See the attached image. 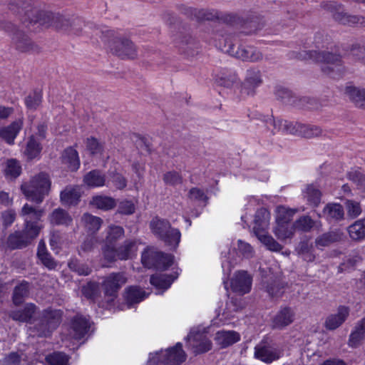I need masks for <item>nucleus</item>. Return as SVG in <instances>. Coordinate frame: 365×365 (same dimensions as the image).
<instances>
[{"mask_svg":"<svg viewBox=\"0 0 365 365\" xmlns=\"http://www.w3.org/2000/svg\"><path fill=\"white\" fill-rule=\"evenodd\" d=\"M9 9L19 16L20 20L26 27L38 24L45 27H53L58 31L69 35H81L83 26L91 29L79 18L69 17L59 13L41 11L34 7L30 1L14 0L9 4Z\"/></svg>","mask_w":365,"mask_h":365,"instance_id":"f257e3e1","label":"nucleus"},{"mask_svg":"<svg viewBox=\"0 0 365 365\" xmlns=\"http://www.w3.org/2000/svg\"><path fill=\"white\" fill-rule=\"evenodd\" d=\"M296 57L299 59H312L316 62L323 63L322 72L331 78L339 77L344 71L341 56L331 52L320 50L303 51Z\"/></svg>","mask_w":365,"mask_h":365,"instance_id":"f03ea898","label":"nucleus"},{"mask_svg":"<svg viewBox=\"0 0 365 365\" xmlns=\"http://www.w3.org/2000/svg\"><path fill=\"white\" fill-rule=\"evenodd\" d=\"M219 41L220 48L236 58L251 62H257L263 58L262 53L257 48L240 44L236 34L222 36Z\"/></svg>","mask_w":365,"mask_h":365,"instance_id":"7ed1b4c3","label":"nucleus"},{"mask_svg":"<svg viewBox=\"0 0 365 365\" xmlns=\"http://www.w3.org/2000/svg\"><path fill=\"white\" fill-rule=\"evenodd\" d=\"M93 34L100 36L103 41L107 42L110 51L121 58H135L137 51L133 43L129 39L116 37L115 31L106 27L100 29L95 26Z\"/></svg>","mask_w":365,"mask_h":365,"instance_id":"20e7f679","label":"nucleus"},{"mask_svg":"<svg viewBox=\"0 0 365 365\" xmlns=\"http://www.w3.org/2000/svg\"><path fill=\"white\" fill-rule=\"evenodd\" d=\"M265 123L267 128L271 129L273 134L277 132H282L311 138L319 136L322 133V130L317 125L302 124L287 120L269 118L266 120Z\"/></svg>","mask_w":365,"mask_h":365,"instance_id":"39448f33","label":"nucleus"},{"mask_svg":"<svg viewBox=\"0 0 365 365\" xmlns=\"http://www.w3.org/2000/svg\"><path fill=\"white\" fill-rule=\"evenodd\" d=\"M51 181L45 173L34 176L29 182L24 183L21 189L26 197L32 202L40 204L48 194Z\"/></svg>","mask_w":365,"mask_h":365,"instance_id":"423d86ee","label":"nucleus"},{"mask_svg":"<svg viewBox=\"0 0 365 365\" xmlns=\"http://www.w3.org/2000/svg\"><path fill=\"white\" fill-rule=\"evenodd\" d=\"M150 227L153 233L167 245L173 248L178 246L181 237L180 232L172 227L168 220L155 217L150 221Z\"/></svg>","mask_w":365,"mask_h":365,"instance_id":"0eeeda50","label":"nucleus"},{"mask_svg":"<svg viewBox=\"0 0 365 365\" xmlns=\"http://www.w3.org/2000/svg\"><path fill=\"white\" fill-rule=\"evenodd\" d=\"M138 250L137 241L126 240L118 247H103L102 253L104 259L108 262L117 260H128L136 255Z\"/></svg>","mask_w":365,"mask_h":365,"instance_id":"6e6552de","label":"nucleus"},{"mask_svg":"<svg viewBox=\"0 0 365 365\" xmlns=\"http://www.w3.org/2000/svg\"><path fill=\"white\" fill-rule=\"evenodd\" d=\"M61 318L62 312L60 310L46 309L34 325V331L38 336L46 337L59 326Z\"/></svg>","mask_w":365,"mask_h":365,"instance_id":"1a4fd4ad","label":"nucleus"},{"mask_svg":"<svg viewBox=\"0 0 365 365\" xmlns=\"http://www.w3.org/2000/svg\"><path fill=\"white\" fill-rule=\"evenodd\" d=\"M0 28L11 35L12 43L18 51L29 52L38 50V46L24 32L17 29L11 22H1Z\"/></svg>","mask_w":365,"mask_h":365,"instance_id":"9d476101","label":"nucleus"},{"mask_svg":"<svg viewBox=\"0 0 365 365\" xmlns=\"http://www.w3.org/2000/svg\"><path fill=\"white\" fill-rule=\"evenodd\" d=\"M275 96L284 104L293 105L296 107L310 110L318 109L319 108V104L315 99L308 97L297 98L292 96L290 91L284 88H277Z\"/></svg>","mask_w":365,"mask_h":365,"instance_id":"9b49d317","label":"nucleus"},{"mask_svg":"<svg viewBox=\"0 0 365 365\" xmlns=\"http://www.w3.org/2000/svg\"><path fill=\"white\" fill-rule=\"evenodd\" d=\"M326 9L331 13L333 18L341 24L360 25L365 27V17L346 13L341 4L335 2L329 3L326 5Z\"/></svg>","mask_w":365,"mask_h":365,"instance_id":"f8f14e48","label":"nucleus"},{"mask_svg":"<svg viewBox=\"0 0 365 365\" xmlns=\"http://www.w3.org/2000/svg\"><path fill=\"white\" fill-rule=\"evenodd\" d=\"M153 356L158 364L162 365H179L186 359V354L182 350V345L178 342L172 348L165 351L156 352Z\"/></svg>","mask_w":365,"mask_h":365,"instance_id":"ddd939ff","label":"nucleus"},{"mask_svg":"<svg viewBox=\"0 0 365 365\" xmlns=\"http://www.w3.org/2000/svg\"><path fill=\"white\" fill-rule=\"evenodd\" d=\"M126 277L123 272H113L105 277L102 287L108 302H113L121 287L126 282Z\"/></svg>","mask_w":365,"mask_h":365,"instance_id":"4468645a","label":"nucleus"},{"mask_svg":"<svg viewBox=\"0 0 365 365\" xmlns=\"http://www.w3.org/2000/svg\"><path fill=\"white\" fill-rule=\"evenodd\" d=\"M189 344L195 354L208 351L212 348V342L206 334L200 331L192 329L187 336Z\"/></svg>","mask_w":365,"mask_h":365,"instance_id":"2eb2a0df","label":"nucleus"},{"mask_svg":"<svg viewBox=\"0 0 365 365\" xmlns=\"http://www.w3.org/2000/svg\"><path fill=\"white\" fill-rule=\"evenodd\" d=\"M282 356V351L277 347L261 342L255 348V356L267 364L279 359Z\"/></svg>","mask_w":365,"mask_h":365,"instance_id":"dca6fc26","label":"nucleus"},{"mask_svg":"<svg viewBox=\"0 0 365 365\" xmlns=\"http://www.w3.org/2000/svg\"><path fill=\"white\" fill-rule=\"evenodd\" d=\"M295 312L289 307H281L272 319V329L282 330L290 325L294 320Z\"/></svg>","mask_w":365,"mask_h":365,"instance_id":"f3484780","label":"nucleus"},{"mask_svg":"<svg viewBox=\"0 0 365 365\" xmlns=\"http://www.w3.org/2000/svg\"><path fill=\"white\" fill-rule=\"evenodd\" d=\"M252 282V277L246 271H238L231 279V289L234 292L243 295L251 290Z\"/></svg>","mask_w":365,"mask_h":365,"instance_id":"a211bd4d","label":"nucleus"},{"mask_svg":"<svg viewBox=\"0 0 365 365\" xmlns=\"http://www.w3.org/2000/svg\"><path fill=\"white\" fill-rule=\"evenodd\" d=\"M236 16L232 14L222 13L214 9H197V21L220 20L226 23L235 21Z\"/></svg>","mask_w":365,"mask_h":365,"instance_id":"6ab92c4d","label":"nucleus"},{"mask_svg":"<svg viewBox=\"0 0 365 365\" xmlns=\"http://www.w3.org/2000/svg\"><path fill=\"white\" fill-rule=\"evenodd\" d=\"M262 83V78L260 71L257 68H250L247 71L242 85V92L247 95H254L255 89Z\"/></svg>","mask_w":365,"mask_h":365,"instance_id":"aec40b11","label":"nucleus"},{"mask_svg":"<svg viewBox=\"0 0 365 365\" xmlns=\"http://www.w3.org/2000/svg\"><path fill=\"white\" fill-rule=\"evenodd\" d=\"M90 326L89 319L83 315L77 314L71 322V334L76 339H81L88 334Z\"/></svg>","mask_w":365,"mask_h":365,"instance_id":"412c9836","label":"nucleus"},{"mask_svg":"<svg viewBox=\"0 0 365 365\" xmlns=\"http://www.w3.org/2000/svg\"><path fill=\"white\" fill-rule=\"evenodd\" d=\"M23 127V120L18 119L13 121L7 126L0 127V138L9 145H14L15 138L17 137Z\"/></svg>","mask_w":365,"mask_h":365,"instance_id":"4be33fe9","label":"nucleus"},{"mask_svg":"<svg viewBox=\"0 0 365 365\" xmlns=\"http://www.w3.org/2000/svg\"><path fill=\"white\" fill-rule=\"evenodd\" d=\"M349 315V309L345 306L339 307L337 312L329 314L325 321V327L329 330H334L339 327Z\"/></svg>","mask_w":365,"mask_h":365,"instance_id":"5701e85b","label":"nucleus"},{"mask_svg":"<svg viewBox=\"0 0 365 365\" xmlns=\"http://www.w3.org/2000/svg\"><path fill=\"white\" fill-rule=\"evenodd\" d=\"M318 216L324 217L329 222H336L344 218V211L339 203H328L324 207L322 215L318 214Z\"/></svg>","mask_w":365,"mask_h":365,"instance_id":"b1692460","label":"nucleus"},{"mask_svg":"<svg viewBox=\"0 0 365 365\" xmlns=\"http://www.w3.org/2000/svg\"><path fill=\"white\" fill-rule=\"evenodd\" d=\"M163 259L161 256V252L158 251L153 247H147L142 253L141 262L144 267L150 269L162 267L158 262V259Z\"/></svg>","mask_w":365,"mask_h":365,"instance_id":"393cba45","label":"nucleus"},{"mask_svg":"<svg viewBox=\"0 0 365 365\" xmlns=\"http://www.w3.org/2000/svg\"><path fill=\"white\" fill-rule=\"evenodd\" d=\"M365 339V317L357 322L354 330L351 332L348 345L351 348L359 346Z\"/></svg>","mask_w":365,"mask_h":365,"instance_id":"a878e982","label":"nucleus"},{"mask_svg":"<svg viewBox=\"0 0 365 365\" xmlns=\"http://www.w3.org/2000/svg\"><path fill=\"white\" fill-rule=\"evenodd\" d=\"M240 339L239 333L235 331H219L216 333L215 340L222 348L227 347Z\"/></svg>","mask_w":365,"mask_h":365,"instance_id":"bb28decb","label":"nucleus"},{"mask_svg":"<svg viewBox=\"0 0 365 365\" xmlns=\"http://www.w3.org/2000/svg\"><path fill=\"white\" fill-rule=\"evenodd\" d=\"M60 197L63 205H77L81 197L80 188L77 186H67L61 192Z\"/></svg>","mask_w":365,"mask_h":365,"instance_id":"cd10ccee","label":"nucleus"},{"mask_svg":"<svg viewBox=\"0 0 365 365\" xmlns=\"http://www.w3.org/2000/svg\"><path fill=\"white\" fill-rule=\"evenodd\" d=\"M48 220L53 225L68 226L72 222L73 219L65 210L56 208L48 215Z\"/></svg>","mask_w":365,"mask_h":365,"instance_id":"c85d7f7f","label":"nucleus"},{"mask_svg":"<svg viewBox=\"0 0 365 365\" xmlns=\"http://www.w3.org/2000/svg\"><path fill=\"white\" fill-rule=\"evenodd\" d=\"M178 272L173 274H157L150 277V284L158 289H167L170 287L173 281L177 279Z\"/></svg>","mask_w":365,"mask_h":365,"instance_id":"c756f323","label":"nucleus"},{"mask_svg":"<svg viewBox=\"0 0 365 365\" xmlns=\"http://www.w3.org/2000/svg\"><path fill=\"white\" fill-rule=\"evenodd\" d=\"M344 93L357 107L365 108V88L348 86Z\"/></svg>","mask_w":365,"mask_h":365,"instance_id":"7c9ffc66","label":"nucleus"},{"mask_svg":"<svg viewBox=\"0 0 365 365\" xmlns=\"http://www.w3.org/2000/svg\"><path fill=\"white\" fill-rule=\"evenodd\" d=\"M269 212L265 208L257 210L255 216V225L253 227L255 234L266 230L269 226Z\"/></svg>","mask_w":365,"mask_h":365,"instance_id":"2f4dec72","label":"nucleus"},{"mask_svg":"<svg viewBox=\"0 0 365 365\" xmlns=\"http://www.w3.org/2000/svg\"><path fill=\"white\" fill-rule=\"evenodd\" d=\"M62 162L70 170H77L80 166L78 152L71 147L66 148L62 154Z\"/></svg>","mask_w":365,"mask_h":365,"instance_id":"473e14b6","label":"nucleus"},{"mask_svg":"<svg viewBox=\"0 0 365 365\" xmlns=\"http://www.w3.org/2000/svg\"><path fill=\"white\" fill-rule=\"evenodd\" d=\"M36 309V307L35 304L29 303L26 304L23 309L11 312L9 316L15 321L28 322L33 317Z\"/></svg>","mask_w":365,"mask_h":365,"instance_id":"72a5a7b5","label":"nucleus"},{"mask_svg":"<svg viewBox=\"0 0 365 365\" xmlns=\"http://www.w3.org/2000/svg\"><path fill=\"white\" fill-rule=\"evenodd\" d=\"M124 234V229L121 226L114 225L108 226L103 247H114L115 242L123 237Z\"/></svg>","mask_w":365,"mask_h":365,"instance_id":"f704fd0d","label":"nucleus"},{"mask_svg":"<svg viewBox=\"0 0 365 365\" xmlns=\"http://www.w3.org/2000/svg\"><path fill=\"white\" fill-rule=\"evenodd\" d=\"M81 222L87 232L94 234L101 228L103 220L89 213H84L81 217Z\"/></svg>","mask_w":365,"mask_h":365,"instance_id":"c9c22d12","label":"nucleus"},{"mask_svg":"<svg viewBox=\"0 0 365 365\" xmlns=\"http://www.w3.org/2000/svg\"><path fill=\"white\" fill-rule=\"evenodd\" d=\"M44 213L43 210L36 209L29 204H25L21 209V215L25 223L38 222Z\"/></svg>","mask_w":365,"mask_h":365,"instance_id":"e433bc0d","label":"nucleus"},{"mask_svg":"<svg viewBox=\"0 0 365 365\" xmlns=\"http://www.w3.org/2000/svg\"><path fill=\"white\" fill-rule=\"evenodd\" d=\"M6 243L11 250L22 249L30 244L22 231H16L10 234Z\"/></svg>","mask_w":365,"mask_h":365,"instance_id":"4c0bfd02","label":"nucleus"},{"mask_svg":"<svg viewBox=\"0 0 365 365\" xmlns=\"http://www.w3.org/2000/svg\"><path fill=\"white\" fill-rule=\"evenodd\" d=\"M342 232L339 230L330 231L317 237L315 240L317 247H327L331 243L341 240Z\"/></svg>","mask_w":365,"mask_h":365,"instance_id":"58836bf2","label":"nucleus"},{"mask_svg":"<svg viewBox=\"0 0 365 365\" xmlns=\"http://www.w3.org/2000/svg\"><path fill=\"white\" fill-rule=\"evenodd\" d=\"M37 257L41 263L49 269H53L57 266L56 262L48 252L43 240H41L38 245Z\"/></svg>","mask_w":365,"mask_h":365,"instance_id":"ea45409f","label":"nucleus"},{"mask_svg":"<svg viewBox=\"0 0 365 365\" xmlns=\"http://www.w3.org/2000/svg\"><path fill=\"white\" fill-rule=\"evenodd\" d=\"M216 83L225 88H231L235 84L239 83L240 79L235 71H222L215 78Z\"/></svg>","mask_w":365,"mask_h":365,"instance_id":"a19ab883","label":"nucleus"},{"mask_svg":"<svg viewBox=\"0 0 365 365\" xmlns=\"http://www.w3.org/2000/svg\"><path fill=\"white\" fill-rule=\"evenodd\" d=\"M41 141L37 140L36 135H31L27 141L24 155L29 160H32L38 157L42 150Z\"/></svg>","mask_w":365,"mask_h":365,"instance_id":"79ce46f5","label":"nucleus"},{"mask_svg":"<svg viewBox=\"0 0 365 365\" xmlns=\"http://www.w3.org/2000/svg\"><path fill=\"white\" fill-rule=\"evenodd\" d=\"M146 297L145 292L138 287H130L126 290L125 300L128 307L139 303Z\"/></svg>","mask_w":365,"mask_h":365,"instance_id":"37998d69","label":"nucleus"},{"mask_svg":"<svg viewBox=\"0 0 365 365\" xmlns=\"http://www.w3.org/2000/svg\"><path fill=\"white\" fill-rule=\"evenodd\" d=\"M91 204L98 209L109 210L115 207V200L108 196L96 195L93 197Z\"/></svg>","mask_w":365,"mask_h":365,"instance_id":"c03bdc74","label":"nucleus"},{"mask_svg":"<svg viewBox=\"0 0 365 365\" xmlns=\"http://www.w3.org/2000/svg\"><path fill=\"white\" fill-rule=\"evenodd\" d=\"M177 46L182 52L191 53L197 48V42L190 35L185 34L180 36L176 41Z\"/></svg>","mask_w":365,"mask_h":365,"instance_id":"a18cd8bd","label":"nucleus"},{"mask_svg":"<svg viewBox=\"0 0 365 365\" xmlns=\"http://www.w3.org/2000/svg\"><path fill=\"white\" fill-rule=\"evenodd\" d=\"M350 237L354 240H361L365 238V219L356 221L348 229Z\"/></svg>","mask_w":365,"mask_h":365,"instance_id":"49530a36","label":"nucleus"},{"mask_svg":"<svg viewBox=\"0 0 365 365\" xmlns=\"http://www.w3.org/2000/svg\"><path fill=\"white\" fill-rule=\"evenodd\" d=\"M258 240L263 243L268 250L274 252H279L282 247L271 235H267L266 230L255 234Z\"/></svg>","mask_w":365,"mask_h":365,"instance_id":"de8ad7c7","label":"nucleus"},{"mask_svg":"<svg viewBox=\"0 0 365 365\" xmlns=\"http://www.w3.org/2000/svg\"><path fill=\"white\" fill-rule=\"evenodd\" d=\"M84 182L89 187H100L105 184V177L98 170H92L84 177Z\"/></svg>","mask_w":365,"mask_h":365,"instance_id":"09e8293b","label":"nucleus"},{"mask_svg":"<svg viewBox=\"0 0 365 365\" xmlns=\"http://www.w3.org/2000/svg\"><path fill=\"white\" fill-rule=\"evenodd\" d=\"M321 191L314 185H309L304 191V197L314 206L319 205L321 201Z\"/></svg>","mask_w":365,"mask_h":365,"instance_id":"8fccbe9b","label":"nucleus"},{"mask_svg":"<svg viewBox=\"0 0 365 365\" xmlns=\"http://www.w3.org/2000/svg\"><path fill=\"white\" fill-rule=\"evenodd\" d=\"M29 283L24 282L15 287L13 293V302L15 305L21 304L29 295Z\"/></svg>","mask_w":365,"mask_h":365,"instance_id":"3c124183","label":"nucleus"},{"mask_svg":"<svg viewBox=\"0 0 365 365\" xmlns=\"http://www.w3.org/2000/svg\"><path fill=\"white\" fill-rule=\"evenodd\" d=\"M315 222L307 215L302 216L293 224L294 230L302 232H309L315 225Z\"/></svg>","mask_w":365,"mask_h":365,"instance_id":"603ef678","label":"nucleus"},{"mask_svg":"<svg viewBox=\"0 0 365 365\" xmlns=\"http://www.w3.org/2000/svg\"><path fill=\"white\" fill-rule=\"evenodd\" d=\"M294 227L289 224L277 223L274 232L279 240L290 238L294 233Z\"/></svg>","mask_w":365,"mask_h":365,"instance_id":"864d4df0","label":"nucleus"},{"mask_svg":"<svg viewBox=\"0 0 365 365\" xmlns=\"http://www.w3.org/2000/svg\"><path fill=\"white\" fill-rule=\"evenodd\" d=\"M69 357L63 352H54L46 357V365H68Z\"/></svg>","mask_w":365,"mask_h":365,"instance_id":"5fc2aeb1","label":"nucleus"},{"mask_svg":"<svg viewBox=\"0 0 365 365\" xmlns=\"http://www.w3.org/2000/svg\"><path fill=\"white\" fill-rule=\"evenodd\" d=\"M294 214L295 210H294L283 206L278 207L276 222L277 223L289 224Z\"/></svg>","mask_w":365,"mask_h":365,"instance_id":"6e6d98bb","label":"nucleus"},{"mask_svg":"<svg viewBox=\"0 0 365 365\" xmlns=\"http://www.w3.org/2000/svg\"><path fill=\"white\" fill-rule=\"evenodd\" d=\"M41 227L38 222L25 223L24 229L22 230L29 243L39 234Z\"/></svg>","mask_w":365,"mask_h":365,"instance_id":"4d7b16f0","label":"nucleus"},{"mask_svg":"<svg viewBox=\"0 0 365 365\" xmlns=\"http://www.w3.org/2000/svg\"><path fill=\"white\" fill-rule=\"evenodd\" d=\"M264 289L265 291L272 297H279L284 292V287L279 282L275 280L267 282Z\"/></svg>","mask_w":365,"mask_h":365,"instance_id":"13d9d810","label":"nucleus"},{"mask_svg":"<svg viewBox=\"0 0 365 365\" xmlns=\"http://www.w3.org/2000/svg\"><path fill=\"white\" fill-rule=\"evenodd\" d=\"M163 180L166 185L176 186L182 183V177L176 171H169L163 175Z\"/></svg>","mask_w":365,"mask_h":365,"instance_id":"bf43d9fd","label":"nucleus"},{"mask_svg":"<svg viewBox=\"0 0 365 365\" xmlns=\"http://www.w3.org/2000/svg\"><path fill=\"white\" fill-rule=\"evenodd\" d=\"M69 268L76 272L79 275H88L91 273V269L84 263L76 259H72L68 262Z\"/></svg>","mask_w":365,"mask_h":365,"instance_id":"052dcab7","label":"nucleus"},{"mask_svg":"<svg viewBox=\"0 0 365 365\" xmlns=\"http://www.w3.org/2000/svg\"><path fill=\"white\" fill-rule=\"evenodd\" d=\"M41 91H35L29 94L25 99V103L28 108L35 110L41 103Z\"/></svg>","mask_w":365,"mask_h":365,"instance_id":"680f3d73","label":"nucleus"},{"mask_svg":"<svg viewBox=\"0 0 365 365\" xmlns=\"http://www.w3.org/2000/svg\"><path fill=\"white\" fill-rule=\"evenodd\" d=\"M347 215L352 218H356L361 213V208L359 202L352 200H347L345 202Z\"/></svg>","mask_w":365,"mask_h":365,"instance_id":"e2e57ef3","label":"nucleus"},{"mask_svg":"<svg viewBox=\"0 0 365 365\" xmlns=\"http://www.w3.org/2000/svg\"><path fill=\"white\" fill-rule=\"evenodd\" d=\"M21 171V168L19 163L15 159H10L7 161L6 175H10L12 178H17Z\"/></svg>","mask_w":365,"mask_h":365,"instance_id":"0e129e2a","label":"nucleus"},{"mask_svg":"<svg viewBox=\"0 0 365 365\" xmlns=\"http://www.w3.org/2000/svg\"><path fill=\"white\" fill-rule=\"evenodd\" d=\"M16 214L13 210H5L1 212V220L4 230L10 227L16 220Z\"/></svg>","mask_w":365,"mask_h":365,"instance_id":"69168bd1","label":"nucleus"},{"mask_svg":"<svg viewBox=\"0 0 365 365\" xmlns=\"http://www.w3.org/2000/svg\"><path fill=\"white\" fill-rule=\"evenodd\" d=\"M237 250L239 253L245 258H251L254 255V250L252 246L241 240L237 241Z\"/></svg>","mask_w":365,"mask_h":365,"instance_id":"338daca9","label":"nucleus"},{"mask_svg":"<svg viewBox=\"0 0 365 365\" xmlns=\"http://www.w3.org/2000/svg\"><path fill=\"white\" fill-rule=\"evenodd\" d=\"M350 53L356 60L365 64V46L353 44L350 48Z\"/></svg>","mask_w":365,"mask_h":365,"instance_id":"774afa93","label":"nucleus"}]
</instances>
